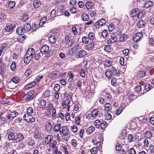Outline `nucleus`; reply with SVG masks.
I'll return each mask as SVG.
<instances>
[{
	"instance_id": "1",
	"label": "nucleus",
	"mask_w": 154,
	"mask_h": 154,
	"mask_svg": "<svg viewBox=\"0 0 154 154\" xmlns=\"http://www.w3.org/2000/svg\"><path fill=\"white\" fill-rule=\"evenodd\" d=\"M35 54V50L33 48H29L24 57V61L25 63H29Z\"/></svg>"
},
{
	"instance_id": "2",
	"label": "nucleus",
	"mask_w": 154,
	"mask_h": 154,
	"mask_svg": "<svg viewBox=\"0 0 154 154\" xmlns=\"http://www.w3.org/2000/svg\"><path fill=\"white\" fill-rule=\"evenodd\" d=\"M69 128L66 126H63L61 127L60 133L61 135L63 136L64 140L67 141L69 137Z\"/></svg>"
},
{
	"instance_id": "3",
	"label": "nucleus",
	"mask_w": 154,
	"mask_h": 154,
	"mask_svg": "<svg viewBox=\"0 0 154 154\" xmlns=\"http://www.w3.org/2000/svg\"><path fill=\"white\" fill-rule=\"evenodd\" d=\"M49 47L47 45H43L41 48L40 51L43 54H46V57H49L51 56L50 53L49 52Z\"/></svg>"
},
{
	"instance_id": "4",
	"label": "nucleus",
	"mask_w": 154,
	"mask_h": 154,
	"mask_svg": "<svg viewBox=\"0 0 154 154\" xmlns=\"http://www.w3.org/2000/svg\"><path fill=\"white\" fill-rule=\"evenodd\" d=\"M34 94V92L33 91H31L28 92L24 96V99L26 102H29L33 99Z\"/></svg>"
},
{
	"instance_id": "5",
	"label": "nucleus",
	"mask_w": 154,
	"mask_h": 154,
	"mask_svg": "<svg viewBox=\"0 0 154 154\" xmlns=\"http://www.w3.org/2000/svg\"><path fill=\"white\" fill-rule=\"evenodd\" d=\"M74 41L70 38L69 35H67L65 37V42L67 47H69L74 44Z\"/></svg>"
},
{
	"instance_id": "6",
	"label": "nucleus",
	"mask_w": 154,
	"mask_h": 154,
	"mask_svg": "<svg viewBox=\"0 0 154 154\" xmlns=\"http://www.w3.org/2000/svg\"><path fill=\"white\" fill-rule=\"evenodd\" d=\"M23 119L27 122H33L35 121V118L32 116L28 113L25 114L23 116Z\"/></svg>"
},
{
	"instance_id": "7",
	"label": "nucleus",
	"mask_w": 154,
	"mask_h": 154,
	"mask_svg": "<svg viewBox=\"0 0 154 154\" xmlns=\"http://www.w3.org/2000/svg\"><path fill=\"white\" fill-rule=\"evenodd\" d=\"M143 37V34L142 32H138L133 36V39L134 42H137L140 40Z\"/></svg>"
},
{
	"instance_id": "8",
	"label": "nucleus",
	"mask_w": 154,
	"mask_h": 154,
	"mask_svg": "<svg viewBox=\"0 0 154 154\" xmlns=\"http://www.w3.org/2000/svg\"><path fill=\"white\" fill-rule=\"evenodd\" d=\"M108 37V39L106 41L107 43L108 44L114 43L116 42L117 40L116 37L113 34H111Z\"/></svg>"
},
{
	"instance_id": "9",
	"label": "nucleus",
	"mask_w": 154,
	"mask_h": 154,
	"mask_svg": "<svg viewBox=\"0 0 154 154\" xmlns=\"http://www.w3.org/2000/svg\"><path fill=\"white\" fill-rule=\"evenodd\" d=\"M7 134H8V137L9 140H14L15 139V136L12 129H9L7 131Z\"/></svg>"
},
{
	"instance_id": "10",
	"label": "nucleus",
	"mask_w": 154,
	"mask_h": 154,
	"mask_svg": "<svg viewBox=\"0 0 154 154\" xmlns=\"http://www.w3.org/2000/svg\"><path fill=\"white\" fill-rule=\"evenodd\" d=\"M72 103V101L65 100L62 103V106L64 108L67 106V111H69V110L70 105Z\"/></svg>"
},
{
	"instance_id": "11",
	"label": "nucleus",
	"mask_w": 154,
	"mask_h": 154,
	"mask_svg": "<svg viewBox=\"0 0 154 154\" xmlns=\"http://www.w3.org/2000/svg\"><path fill=\"white\" fill-rule=\"evenodd\" d=\"M15 26V24L12 25L11 23H7L5 27V29L7 32H11Z\"/></svg>"
},
{
	"instance_id": "12",
	"label": "nucleus",
	"mask_w": 154,
	"mask_h": 154,
	"mask_svg": "<svg viewBox=\"0 0 154 154\" xmlns=\"http://www.w3.org/2000/svg\"><path fill=\"white\" fill-rule=\"evenodd\" d=\"M24 136L22 134L20 133H18L16 134V137L13 140V142L14 143L19 142L22 140Z\"/></svg>"
},
{
	"instance_id": "13",
	"label": "nucleus",
	"mask_w": 154,
	"mask_h": 154,
	"mask_svg": "<svg viewBox=\"0 0 154 154\" xmlns=\"http://www.w3.org/2000/svg\"><path fill=\"white\" fill-rule=\"evenodd\" d=\"M106 23V22L105 20L103 18H102L98 20L96 23L95 26H96V28H99V26H102L105 25Z\"/></svg>"
},
{
	"instance_id": "14",
	"label": "nucleus",
	"mask_w": 154,
	"mask_h": 154,
	"mask_svg": "<svg viewBox=\"0 0 154 154\" xmlns=\"http://www.w3.org/2000/svg\"><path fill=\"white\" fill-rule=\"evenodd\" d=\"M95 47V44L93 41H90L85 46V48L86 50H90L93 49Z\"/></svg>"
},
{
	"instance_id": "15",
	"label": "nucleus",
	"mask_w": 154,
	"mask_h": 154,
	"mask_svg": "<svg viewBox=\"0 0 154 154\" xmlns=\"http://www.w3.org/2000/svg\"><path fill=\"white\" fill-rule=\"evenodd\" d=\"M87 54V52L84 50L80 51L78 53L77 57L78 58L82 57L86 55Z\"/></svg>"
},
{
	"instance_id": "16",
	"label": "nucleus",
	"mask_w": 154,
	"mask_h": 154,
	"mask_svg": "<svg viewBox=\"0 0 154 154\" xmlns=\"http://www.w3.org/2000/svg\"><path fill=\"white\" fill-rule=\"evenodd\" d=\"M36 85V83L35 82H32L26 85L24 88L25 89H29L34 87Z\"/></svg>"
},
{
	"instance_id": "17",
	"label": "nucleus",
	"mask_w": 154,
	"mask_h": 154,
	"mask_svg": "<svg viewBox=\"0 0 154 154\" xmlns=\"http://www.w3.org/2000/svg\"><path fill=\"white\" fill-rule=\"evenodd\" d=\"M53 139V136L52 135H49L45 139V143L48 144L51 142Z\"/></svg>"
},
{
	"instance_id": "18",
	"label": "nucleus",
	"mask_w": 154,
	"mask_h": 154,
	"mask_svg": "<svg viewBox=\"0 0 154 154\" xmlns=\"http://www.w3.org/2000/svg\"><path fill=\"white\" fill-rule=\"evenodd\" d=\"M153 2L151 1H146L144 5V7L146 8H148L152 7L153 5Z\"/></svg>"
},
{
	"instance_id": "19",
	"label": "nucleus",
	"mask_w": 154,
	"mask_h": 154,
	"mask_svg": "<svg viewBox=\"0 0 154 154\" xmlns=\"http://www.w3.org/2000/svg\"><path fill=\"white\" fill-rule=\"evenodd\" d=\"M137 26L139 28L144 27L145 26V22L143 20H140L137 23Z\"/></svg>"
},
{
	"instance_id": "20",
	"label": "nucleus",
	"mask_w": 154,
	"mask_h": 154,
	"mask_svg": "<svg viewBox=\"0 0 154 154\" xmlns=\"http://www.w3.org/2000/svg\"><path fill=\"white\" fill-rule=\"evenodd\" d=\"M46 102L45 100L41 99L39 100L38 105L40 108H43L45 107L46 106Z\"/></svg>"
},
{
	"instance_id": "21",
	"label": "nucleus",
	"mask_w": 154,
	"mask_h": 154,
	"mask_svg": "<svg viewBox=\"0 0 154 154\" xmlns=\"http://www.w3.org/2000/svg\"><path fill=\"white\" fill-rule=\"evenodd\" d=\"M25 31L23 27H18L16 30L17 33L19 35H23V34L24 33Z\"/></svg>"
},
{
	"instance_id": "22",
	"label": "nucleus",
	"mask_w": 154,
	"mask_h": 154,
	"mask_svg": "<svg viewBox=\"0 0 154 154\" xmlns=\"http://www.w3.org/2000/svg\"><path fill=\"white\" fill-rule=\"evenodd\" d=\"M125 106L124 104L123 105L122 104V106H120L118 109H117L116 112V113L117 115H119L123 111V109L125 108Z\"/></svg>"
},
{
	"instance_id": "23",
	"label": "nucleus",
	"mask_w": 154,
	"mask_h": 154,
	"mask_svg": "<svg viewBox=\"0 0 154 154\" xmlns=\"http://www.w3.org/2000/svg\"><path fill=\"white\" fill-rule=\"evenodd\" d=\"M111 105L109 103H107L104 105V110L105 111L108 112L112 109Z\"/></svg>"
},
{
	"instance_id": "24",
	"label": "nucleus",
	"mask_w": 154,
	"mask_h": 154,
	"mask_svg": "<svg viewBox=\"0 0 154 154\" xmlns=\"http://www.w3.org/2000/svg\"><path fill=\"white\" fill-rule=\"evenodd\" d=\"M41 3L39 0H35L33 3V5L34 8H37L41 5Z\"/></svg>"
},
{
	"instance_id": "25",
	"label": "nucleus",
	"mask_w": 154,
	"mask_h": 154,
	"mask_svg": "<svg viewBox=\"0 0 154 154\" xmlns=\"http://www.w3.org/2000/svg\"><path fill=\"white\" fill-rule=\"evenodd\" d=\"M52 128V126L51 123L47 122L45 125V129L48 131H50Z\"/></svg>"
},
{
	"instance_id": "26",
	"label": "nucleus",
	"mask_w": 154,
	"mask_h": 154,
	"mask_svg": "<svg viewBox=\"0 0 154 154\" xmlns=\"http://www.w3.org/2000/svg\"><path fill=\"white\" fill-rule=\"evenodd\" d=\"M48 39L50 42L53 44H55L57 41L55 36L53 35L49 36Z\"/></svg>"
},
{
	"instance_id": "27",
	"label": "nucleus",
	"mask_w": 154,
	"mask_h": 154,
	"mask_svg": "<svg viewBox=\"0 0 154 154\" xmlns=\"http://www.w3.org/2000/svg\"><path fill=\"white\" fill-rule=\"evenodd\" d=\"M23 27L25 31L28 32L31 29V26L30 24L28 23H25Z\"/></svg>"
},
{
	"instance_id": "28",
	"label": "nucleus",
	"mask_w": 154,
	"mask_h": 154,
	"mask_svg": "<svg viewBox=\"0 0 154 154\" xmlns=\"http://www.w3.org/2000/svg\"><path fill=\"white\" fill-rule=\"evenodd\" d=\"M61 125L60 124H57L53 128V129L54 131L56 132H60L61 129L60 128Z\"/></svg>"
},
{
	"instance_id": "29",
	"label": "nucleus",
	"mask_w": 154,
	"mask_h": 154,
	"mask_svg": "<svg viewBox=\"0 0 154 154\" xmlns=\"http://www.w3.org/2000/svg\"><path fill=\"white\" fill-rule=\"evenodd\" d=\"M133 95L129 92H127L124 95V97L128 100H131L132 99Z\"/></svg>"
},
{
	"instance_id": "30",
	"label": "nucleus",
	"mask_w": 154,
	"mask_h": 154,
	"mask_svg": "<svg viewBox=\"0 0 154 154\" xmlns=\"http://www.w3.org/2000/svg\"><path fill=\"white\" fill-rule=\"evenodd\" d=\"M95 130L94 127L91 126L88 128L86 131V132L89 134H91Z\"/></svg>"
},
{
	"instance_id": "31",
	"label": "nucleus",
	"mask_w": 154,
	"mask_h": 154,
	"mask_svg": "<svg viewBox=\"0 0 154 154\" xmlns=\"http://www.w3.org/2000/svg\"><path fill=\"white\" fill-rule=\"evenodd\" d=\"M152 132L150 130L146 131L145 134V137L149 139H150L152 137Z\"/></svg>"
},
{
	"instance_id": "32",
	"label": "nucleus",
	"mask_w": 154,
	"mask_h": 154,
	"mask_svg": "<svg viewBox=\"0 0 154 154\" xmlns=\"http://www.w3.org/2000/svg\"><path fill=\"white\" fill-rule=\"evenodd\" d=\"M5 66L4 64H2L0 66V74L2 75L5 72Z\"/></svg>"
},
{
	"instance_id": "33",
	"label": "nucleus",
	"mask_w": 154,
	"mask_h": 154,
	"mask_svg": "<svg viewBox=\"0 0 154 154\" xmlns=\"http://www.w3.org/2000/svg\"><path fill=\"white\" fill-rule=\"evenodd\" d=\"M88 37L91 40H94L95 39L94 34L92 32H90L88 34Z\"/></svg>"
},
{
	"instance_id": "34",
	"label": "nucleus",
	"mask_w": 154,
	"mask_h": 154,
	"mask_svg": "<svg viewBox=\"0 0 154 154\" xmlns=\"http://www.w3.org/2000/svg\"><path fill=\"white\" fill-rule=\"evenodd\" d=\"M86 8L89 10L93 7V3L90 2H87L85 5Z\"/></svg>"
},
{
	"instance_id": "35",
	"label": "nucleus",
	"mask_w": 154,
	"mask_h": 154,
	"mask_svg": "<svg viewBox=\"0 0 154 154\" xmlns=\"http://www.w3.org/2000/svg\"><path fill=\"white\" fill-rule=\"evenodd\" d=\"M58 73L57 71H53L49 75L48 77L50 78H54L57 77Z\"/></svg>"
},
{
	"instance_id": "36",
	"label": "nucleus",
	"mask_w": 154,
	"mask_h": 154,
	"mask_svg": "<svg viewBox=\"0 0 154 154\" xmlns=\"http://www.w3.org/2000/svg\"><path fill=\"white\" fill-rule=\"evenodd\" d=\"M98 111L97 109H94L92 112L91 115L93 117H97L98 114Z\"/></svg>"
},
{
	"instance_id": "37",
	"label": "nucleus",
	"mask_w": 154,
	"mask_h": 154,
	"mask_svg": "<svg viewBox=\"0 0 154 154\" xmlns=\"http://www.w3.org/2000/svg\"><path fill=\"white\" fill-rule=\"evenodd\" d=\"M47 20L46 17H44L40 20L39 24V25L41 26H42L45 22Z\"/></svg>"
},
{
	"instance_id": "38",
	"label": "nucleus",
	"mask_w": 154,
	"mask_h": 154,
	"mask_svg": "<svg viewBox=\"0 0 154 154\" xmlns=\"http://www.w3.org/2000/svg\"><path fill=\"white\" fill-rule=\"evenodd\" d=\"M112 64V62L109 60H106L104 62V66L107 67H109L111 66Z\"/></svg>"
},
{
	"instance_id": "39",
	"label": "nucleus",
	"mask_w": 154,
	"mask_h": 154,
	"mask_svg": "<svg viewBox=\"0 0 154 154\" xmlns=\"http://www.w3.org/2000/svg\"><path fill=\"white\" fill-rule=\"evenodd\" d=\"M106 76L108 78H111L112 75V72L110 70L106 71L105 73Z\"/></svg>"
},
{
	"instance_id": "40",
	"label": "nucleus",
	"mask_w": 154,
	"mask_h": 154,
	"mask_svg": "<svg viewBox=\"0 0 154 154\" xmlns=\"http://www.w3.org/2000/svg\"><path fill=\"white\" fill-rule=\"evenodd\" d=\"M15 5V2L14 1H10L8 5V7L10 9L13 8Z\"/></svg>"
},
{
	"instance_id": "41",
	"label": "nucleus",
	"mask_w": 154,
	"mask_h": 154,
	"mask_svg": "<svg viewBox=\"0 0 154 154\" xmlns=\"http://www.w3.org/2000/svg\"><path fill=\"white\" fill-rule=\"evenodd\" d=\"M25 38L26 36L25 35H21L18 37L17 38L19 42H22L25 40Z\"/></svg>"
},
{
	"instance_id": "42",
	"label": "nucleus",
	"mask_w": 154,
	"mask_h": 154,
	"mask_svg": "<svg viewBox=\"0 0 154 154\" xmlns=\"http://www.w3.org/2000/svg\"><path fill=\"white\" fill-rule=\"evenodd\" d=\"M104 50L105 51L107 52H110L112 50L111 46L109 45H106L105 46L104 48Z\"/></svg>"
},
{
	"instance_id": "43",
	"label": "nucleus",
	"mask_w": 154,
	"mask_h": 154,
	"mask_svg": "<svg viewBox=\"0 0 154 154\" xmlns=\"http://www.w3.org/2000/svg\"><path fill=\"white\" fill-rule=\"evenodd\" d=\"M82 18L83 21H88L89 19L88 15L86 14H84L82 16Z\"/></svg>"
},
{
	"instance_id": "44",
	"label": "nucleus",
	"mask_w": 154,
	"mask_h": 154,
	"mask_svg": "<svg viewBox=\"0 0 154 154\" xmlns=\"http://www.w3.org/2000/svg\"><path fill=\"white\" fill-rule=\"evenodd\" d=\"M50 95V91L49 90H47L45 91L42 94V96L44 98L48 97Z\"/></svg>"
},
{
	"instance_id": "45",
	"label": "nucleus",
	"mask_w": 154,
	"mask_h": 154,
	"mask_svg": "<svg viewBox=\"0 0 154 154\" xmlns=\"http://www.w3.org/2000/svg\"><path fill=\"white\" fill-rule=\"evenodd\" d=\"M78 144L77 141L75 139H73L72 140L71 144L72 146V147L75 148Z\"/></svg>"
},
{
	"instance_id": "46",
	"label": "nucleus",
	"mask_w": 154,
	"mask_h": 154,
	"mask_svg": "<svg viewBox=\"0 0 154 154\" xmlns=\"http://www.w3.org/2000/svg\"><path fill=\"white\" fill-rule=\"evenodd\" d=\"M127 35L125 34H124L122 35L119 38V41L120 42H123L126 39Z\"/></svg>"
},
{
	"instance_id": "47",
	"label": "nucleus",
	"mask_w": 154,
	"mask_h": 154,
	"mask_svg": "<svg viewBox=\"0 0 154 154\" xmlns=\"http://www.w3.org/2000/svg\"><path fill=\"white\" fill-rule=\"evenodd\" d=\"M111 70L112 71L113 73L115 75L117 76H119L120 75V73L119 72H117V70L114 68V67H112ZM119 72V71H118Z\"/></svg>"
},
{
	"instance_id": "48",
	"label": "nucleus",
	"mask_w": 154,
	"mask_h": 154,
	"mask_svg": "<svg viewBox=\"0 0 154 154\" xmlns=\"http://www.w3.org/2000/svg\"><path fill=\"white\" fill-rule=\"evenodd\" d=\"M140 11V10L138 8H136L135 9H133L131 11V12L132 14H133V15L134 16L137 15V14H138L139 13V12Z\"/></svg>"
},
{
	"instance_id": "49",
	"label": "nucleus",
	"mask_w": 154,
	"mask_h": 154,
	"mask_svg": "<svg viewBox=\"0 0 154 154\" xmlns=\"http://www.w3.org/2000/svg\"><path fill=\"white\" fill-rule=\"evenodd\" d=\"M82 42L85 44H87L88 43L89 39L88 37L87 36H84L82 38Z\"/></svg>"
},
{
	"instance_id": "50",
	"label": "nucleus",
	"mask_w": 154,
	"mask_h": 154,
	"mask_svg": "<svg viewBox=\"0 0 154 154\" xmlns=\"http://www.w3.org/2000/svg\"><path fill=\"white\" fill-rule=\"evenodd\" d=\"M100 124L101 122L100 121L98 120H96L95 121L94 123V125L97 128H99L100 127Z\"/></svg>"
},
{
	"instance_id": "51",
	"label": "nucleus",
	"mask_w": 154,
	"mask_h": 154,
	"mask_svg": "<svg viewBox=\"0 0 154 154\" xmlns=\"http://www.w3.org/2000/svg\"><path fill=\"white\" fill-rule=\"evenodd\" d=\"M7 16L6 14L3 13H0V22L4 20L6 18Z\"/></svg>"
},
{
	"instance_id": "52",
	"label": "nucleus",
	"mask_w": 154,
	"mask_h": 154,
	"mask_svg": "<svg viewBox=\"0 0 154 154\" xmlns=\"http://www.w3.org/2000/svg\"><path fill=\"white\" fill-rule=\"evenodd\" d=\"M9 100L6 98H0V102L3 104H5L9 102Z\"/></svg>"
},
{
	"instance_id": "53",
	"label": "nucleus",
	"mask_w": 154,
	"mask_h": 154,
	"mask_svg": "<svg viewBox=\"0 0 154 154\" xmlns=\"http://www.w3.org/2000/svg\"><path fill=\"white\" fill-rule=\"evenodd\" d=\"M90 152L91 154H97L98 152V148L94 147L91 149Z\"/></svg>"
},
{
	"instance_id": "54",
	"label": "nucleus",
	"mask_w": 154,
	"mask_h": 154,
	"mask_svg": "<svg viewBox=\"0 0 154 154\" xmlns=\"http://www.w3.org/2000/svg\"><path fill=\"white\" fill-rule=\"evenodd\" d=\"M27 113L29 114H32L33 113V110L32 107H29L27 109Z\"/></svg>"
},
{
	"instance_id": "55",
	"label": "nucleus",
	"mask_w": 154,
	"mask_h": 154,
	"mask_svg": "<svg viewBox=\"0 0 154 154\" xmlns=\"http://www.w3.org/2000/svg\"><path fill=\"white\" fill-rule=\"evenodd\" d=\"M127 151L128 154H136L135 150L133 148L130 149V150L128 149Z\"/></svg>"
},
{
	"instance_id": "56",
	"label": "nucleus",
	"mask_w": 154,
	"mask_h": 154,
	"mask_svg": "<svg viewBox=\"0 0 154 154\" xmlns=\"http://www.w3.org/2000/svg\"><path fill=\"white\" fill-rule=\"evenodd\" d=\"M105 118L107 120H109L112 119V116L110 113L107 112L105 114Z\"/></svg>"
},
{
	"instance_id": "57",
	"label": "nucleus",
	"mask_w": 154,
	"mask_h": 154,
	"mask_svg": "<svg viewBox=\"0 0 154 154\" xmlns=\"http://www.w3.org/2000/svg\"><path fill=\"white\" fill-rule=\"evenodd\" d=\"M152 88V86L149 84L147 83L145 85V89L147 91H149Z\"/></svg>"
},
{
	"instance_id": "58",
	"label": "nucleus",
	"mask_w": 154,
	"mask_h": 154,
	"mask_svg": "<svg viewBox=\"0 0 154 154\" xmlns=\"http://www.w3.org/2000/svg\"><path fill=\"white\" fill-rule=\"evenodd\" d=\"M108 34V31L106 29L104 30L102 33V37L105 38H106Z\"/></svg>"
},
{
	"instance_id": "59",
	"label": "nucleus",
	"mask_w": 154,
	"mask_h": 154,
	"mask_svg": "<svg viewBox=\"0 0 154 154\" xmlns=\"http://www.w3.org/2000/svg\"><path fill=\"white\" fill-rule=\"evenodd\" d=\"M105 96L109 100H112V95L109 93H106Z\"/></svg>"
},
{
	"instance_id": "60",
	"label": "nucleus",
	"mask_w": 154,
	"mask_h": 154,
	"mask_svg": "<svg viewBox=\"0 0 154 154\" xmlns=\"http://www.w3.org/2000/svg\"><path fill=\"white\" fill-rule=\"evenodd\" d=\"M35 143L34 140L32 139H29L27 142V144L29 146H33Z\"/></svg>"
},
{
	"instance_id": "61",
	"label": "nucleus",
	"mask_w": 154,
	"mask_h": 154,
	"mask_svg": "<svg viewBox=\"0 0 154 154\" xmlns=\"http://www.w3.org/2000/svg\"><path fill=\"white\" fill-rule=\"evenodd\" d=\"M145 71L144 70L140 71L139 72V73L138 74L140 77L142 78L144 76L145 74Z\"/></svg>"
},
{
	"instance_id": "62",
	"label": "nucleus",
	"mask_w": 154,
	"mask_h": 154,
	"mask_svg": "<svg viewBox=\"0 0 154 154\" xmlns=\"http://www.w3.org/2000/svg\"><path fill=\"white\" fill-rule=\"evenodd\" d=\"M79 72L80 76H81L83 78H84L85 77V73L84 70L83 69L80 70Z\"/></svg>"
},
{
	"instance_id": "63",
	"label": "nucleus",
	"mask_w": 154,
	"mask_h": 154,
	"mask_svg": "<svg viewBox=\"0 0 154 154\" xmlns=\"http://www.w3.org/2000/svg\"><path fill=\"white\" fill-rule=\"evenodd\" d=\"M54 88L55 91L57 92L60 88V85L57 84H56L54 85Z\"/></svg>"
},
{
	"instance_id": "64",
	"label": "nucleus",
	"mask_w": 154,
	"mask_h": 154,
	"mask_svg": "<svg viewBox=\"0 0 154 154\" xmlns=\"http://www.w3.org/2000/svg\"><path fill=\"white\" fill-rule=\"evenodd\" d=\"M80 106V105L79 104H76L74 106V109L75 111H78L79 109Z\"/></svg>"
}]
</instances>
